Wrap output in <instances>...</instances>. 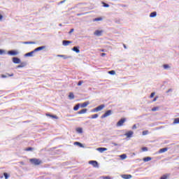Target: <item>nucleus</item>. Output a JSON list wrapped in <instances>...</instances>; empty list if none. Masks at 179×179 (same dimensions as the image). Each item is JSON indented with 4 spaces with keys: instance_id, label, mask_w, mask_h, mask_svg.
I'll return each mask as SVG.
<instances>
[{
    "instance_id": "obj_39",
    "label": "nucleus",
    "mask_w": 179,
    "mask_h": 179,
    "mask_svg": "<svg viewBox=\"0 0 179 179\" xmlns=\"http://www.w3.org/2000/svg\"><path fill=\"white\" fill-rule=\"evenodd\" d=\"M103 5L104 8H108L110 6V5H108V3H103Z\"/></svg>"
},
{
    "instance_id": "obj_19",
    "label": "nucleus",
    "mask_w": 179,
    "mask_h": 179,
    "mask_svg": "<svg viewBox=\"0 0 179 179\" xmlns=\"http://www.w3.org/2000/svg\"><path fill=\"white\" fill-rule=\"evenodd\" d=\"M69 98L71 99V100H73V99H75V95L73 94V92H70L69 94Z\"/></svg>"
},
{
    "instance_id": "obj_14",
    "label": "nucleus",
    "mask_w": 179,
    "mask_h": 179,
    "mask_svg": "<svg viewBox=\"0 0 179 179\" xmlns=\"http://www.w3.org/2000/svg\"><path fill=\"white\" fill-rule=\"evenodd\" d=\"M45 48V46H41L36 49H34L35 52H37V51H41V50H44Z\"/></svg>"
},
{
    "instance_id": "obj_9",
    "label": "nucleus",
    "mask_w": 179,
    "mask_h": 179,
    "mask_svg": "<svg viewBox=\"0 0 179 179\" xmlns=\"http://www.w3.org/2000/svg\"><path fill=\"white\" fill-rule=\"evenodd\" d=\"M9 55H17L18 52L16 50H10L8 51Z\"/></svg>"
},
{
    "instance_id": "obj_56",
    "label": "nucleus",
    "mask_w": 179,
    "mask_h": 179,
    "mask_svg": "<svg viewBox=\"0 0 179 179\" xmlns=\"http://www.w3.org/2000/svg\"><path fill=\"white\" fill-rule=\"evenodd\" d=\"M106 113H111V110H108L106 111Z\"/></svg>"
},
{
    "instance_id": "obj_34",
    "label": "nucleus",
    "mask_w": 179,
    "mask_h": 179,
    "mask_svg": "<svg viewBox=\"0 0 179 179\" xmlns=\"http://www.w3.org/2000/svg\"><path fill=\"white\" fill-rule=\"evenodd\" d=\"M155 94H156L155 92L151 93V94H150V99H153V97H155Z\"/></svg>"
},
{
    "instance_id": "obj_10",
    "label": "nucleus",
    "mask_w": 179,
    "mask_h": 179,
    "mask_svg": "<svg viewBox=\"0 0 179 179\" xmlns=\"http://www.w3.org/2000/svg\"><path fill=\"white\" fill-rule=\"evenodd\" d=\"M101 34H103V31H101H101L100 30H96L94 32L95 36H101Z\"/></svg>"
},
{
    "instance_id": "obj_13",
    "label": "nucleus",
    "mask_w": 179,
    "mask_h": 179,
    "mask_svg": "<svg viewBox=\"0 0 179 179\" xmlns=\"http://www.w3.org/2000/svg\"><path fill=\"white\" fill-rule=\"evenodd\" d=\"M122 178L124 179H130L132 178V175H122Z\"/></svg>"
},
{
    "instance_id": "obj_11",
    "label": "nucleus",
    "mask_w": 179,
    "mask_h": 179,
    "mask_svg": "<svg viewBox=\"0 0 179 179\" xmlns=\"http://www.w3.org/2000/svg\"><path fill=\"white\" fill-rule=\"evenodd\" d=\"M96 150H98V152H100V153H103V152H106V150H107L106 148H98L96 149Z\"/></svg>"
},
{
    "instance_id": "obj_27",
    "label": "nucleus",
    "mask_w": 179,
    "mask_h": 179,
    "mask_svg": "<svg viewBox=\"0 0 179 179\" xmlns=\"http://www.w3.org/2000/svg\"><path fill=\"white\" fill-rule=\"evenodd\" d=\"M173 124H179V117L175 118L173 122Z\"/></svg>"
},
{
    "instance_id": "obj_28",
    "label": "nucleus",
    "mask_w": 179,
    "mask_h": 179,
    "mask_svg": "<svg viewBox=\"0 0 179 179\" xmlns=\"http://www.w3.org/2000/svg\"><path fill=\"white\" fill-rule=\"evenodd\" d=\"M57 57H59L60 58H64V59H68V57L64 55H58Z\"/></svg>"
},
{
    "instance_id": "obj_43",
    "label": "nucleus",
    "mask_w": 179,
    "mask_h": 179,
    "mask_svg": "<svg viewBox=\"0 0 179 179\" xmlns=\"http://www.w3.org/2000/svg\"><path fill=\"white\" fill-rule=\"evenodd\" d=\"M109 73L110 75H115V71H109Z\"/></svg>"
},
{
    "instance_id": "obj_29",
    "label": "nucleus",
    "mask_w": 179,
    "mask_h": 179,
    "mask_svg": "<svg viewBox=\"0 0 179 179\" xmlns=\"http://www.w3.org/2000/svg\"><path fill=\"white\" fill-rule=\"evenodd\" d=\"M120 157L122 160H124V159H127V155L122 154V155H121L120 156Z\"/></svg>"
},
{
    "instance_id": "obj_36",
    "label": "nucleus",
    "mask_w": 179,
    "mask_h": 179,
    "mask_svg": "<svg viewBox=\"0 0 179 179\" xmlns=\"http://www.w3.org/2000/svg\"><path fill=\"white\" fill-rule=\"evenodd\" d=\"M143 152H148V148L147 147H143L142 148Z\"/></svg>"
},
{
    "instance_id": "obj_41",
    "label": "nucleus",
    "mask_w": 179,
    "mask_h": 179,
    "mask_svg": "<svg viewBox=\"0 0 179 179\" xmlns=\"http://www.w3.org/2000/svg\"><path fill=\"white\" fill-rule=\"evenodd\" d=\"M87 111V109L85 108L79 111V113H86Z\"/></svg>"
},
{
    "instance_id": "obj_57",
    "label": "nucleus",
    "mask_w": 179,
    "mask_h": 179,
    "mask_svg": "<svg viewBox=\"0 0 179 179\" xmlns=\"http://www.w3.org/2000/svg\"><path fill=\"white\" fill-rule=\"evenodd\" d=\"M101 51L103 52H104V50H101Z\"/></svg>"
},
{
    "instance_id": "obj_1",
    "label": "nucleus",
    "mask_w": 179,
    "mask_h": 179,
    "mask_svg": "<svg viewBox=\"0 0 179 179\" xmlns=\"http://www.w3.org/2000/svg\"><path fill=\"white\" fill-rule=\"evenodd\" d=\"M29 162L31 163V164H34V166H40V164L42 163L41 160L36 158L30 159Z\"/></svg>"
},
{
    "instance_id": "obj_52",
    "label": "nucleus",
    "mask_w": 179,
    "mask_h": 179,
    "mask_svg": "<svg viewBox=\"0 0 179 179\" xmlns=\"http://www.w3.org/2000/svg\"><path fill=\"white\" fill-rule=\"evenodd\" d=\"M20 163L22 166H24V162H20Z\"/></svg>"
},
{
    "instance_id": "obj_59",
    "label": "nucleus",
    "mask_w": 179,
    "mask_h": 179,
    "mask_svg": "<svg viewBox=\"0 0 179 179\" xmlns=\"http://www.w3.org/2000/svg\"><path fill=\"white\" fill-rule=\"evenodd\" d=\"M78 16H80V14H78Z\"/></svg>"
},
{
    "instance_id": "obj_20",
    "label": "nucleus",
    "mask_w": 179,
    "mask_h": 179,
    "mask_svg": "<svg viewBox=\"0 0 179 179\" xmlns=\"http://www.w3.org/2000/svg\"><path fill=\"white\" fill-rule=\"evenodd\" d=\"M150 160H152V157H146L143 158V162H150Z\"/></svg>"
},
{
    "instance_id": "obj_37",
    "label": "nucleus",
    "mask_w": 179,
    "mask_h": 179,
    "mask_svg": "<svg viewBox=\"0 0 179 179\" xmlns=\"http://www.w3.org/2000/svg\"><path fill=\"white\" fill-rule=\"evenodd\" d=\"M159 110V107H155L152 108V111H157Z\"/></svg>"
},
{
    "instance_id": "obj_26",
    "label": "nucleus",
    "mask_w": 179,
    "mask_h": 179,
    "mask_svg": "<svg viewBox=\"0 0 179 179\" xmlns=\"http://www.w3.org/2000/svg\"><path fill=\"white\" fill-rule=\"evenodd\" d=\"M24 66H26V63H21L17 68H24Z\"/></svg>"
},
{
    "instance_id": "obj_42",
    "label": "nucleus",
    "mask_w": 179,
    "mask_h": 179,
    "mask_svg": "<svg viewBox=\"0 0 179 179\" xmlns=\"http://www.w3.org/2000/svg\"><path fill=\"white\" fill-rule=\"evenodd\" d=\"M160 179H167V175L162 176Z\"/></svg>"
},
{
    "instance_id": "obj_3",
    "label": "nucleus",
    "mask_w": 179,
    "mask_h": 179,
    "mask_svg": "<svg viewBox=\"0 0 179 179\" xmlns=\"http://www.w3.org/2000/svg\"><path fill=\"white\" fill-rule=\"evenodd\" d=\"M89 164H92L93 167H99V162L97 161L91 160L89 162Z\"/></svg>"
},
{
    "instance_id": "obj_55",
    "label": "nucleus",
    "mask_w": 179,
    "mask_h": 179,
    "mask_svg": "<svg viewBox=\"0 0 179 179\" xmlns=\"http://www.w3.org/2000/svg\"><path fill=\"white\" fill-rule=\"evenodd\" d=\"M124 48L127 49V45H125V44H123Z\"/></svg>"
},
{
    "instance_id": "obj_47",
    "label": "nucleus",
    "mask_w": 179,
    "mask_h": 179,
    "mask_svg": "<svg viewBox=\"0 0 179 179\" xmlns=\"http://www.w3.org/2000/svg\"><path fill=\"white\" fill-rule=\"evenodd\" d=\"M132 129H136V124H134V125H133Z\"/></svg>"
},
{
    "instance_id": "obj_31",
    "label": "nucleus",
    "mask_w": 179,
    "mask_h": 179,
    "mask_svg": "<svg viewBox=\"0 0 179 179\" xmlns=\"http://www.w3.org/2000/svg\"><path fill=\"white\" fill-rule=\"evenodd\" d=\"M7 76L5 75H2V78H8V76H13V73L9 74V73H6Z\"/></svg>"
},
{
    "instance_id": "obj_46",
    "label": "nucleus",
    "mask_w": 179,
    "mask_h": 179,
    "mask_svg": "<svg viewBox=\"0 0 179 179\" xmlns=\"http://www.w3.org/2000/svg\"><path fill=\"white\" fill-rule=\"evenodd\" d=\"M73 31H74V29H71L69 33V34H71V33H73Z\"/></svg>"
},
{
    "instance_id": "obj_53",
    "label": "nucleus",
    "mask_w": 179,
    "mask_h": 179,
    "mask_svg": "<svg viewBox=\"0 0 179 179\" xmlns=\"http://www.w3.org/2000/svg\"><path fill=\"white\" fill-rule=\"evenodd\" d=\"M65 3V0L60 1V3Z\"/></svg>"
},
{
    "instance_id": "obj_7",
    "label": "nucleus",
    "mask_w": 179,
    "mask_h": 179,
    "mask_svg": "<svg viewBox=\"0 0 179 179\" xmlns=\"http://www.w3.org/2000/svg\"><path fill=\"white\" fill-rule=\"evenodd\" d=\"M87 106H89V101L80 103V107H81L82 108H85V107H87Z\"/></svg>"
},
{
    "instance_id": "obj_49",
    "label": "nucleus",
    "mask_w": 179,
    "mask_h": 179,
    "mask_svg": "<svg viewBox=\"0 0 179 179\" xmlns=\"http://www.w3.org/2000/svg\"><path fill=\"white\" fill-rule=\"evenodd\" d=\"M2 54H3V50H0V55H2Z\"/></svg>"
},
{
    "instance_id": "obj_21",
    "label": "nucleus",
    "mask_w": 179,
    "mask_h": 179,
    "mask_svg": "<svg viewBox=\"0 0 179 179\" xmlns=\"http://www.w3.org/2000/svg\"><path fill=\"white\" fill-rule=\"evenodd\" d=\"M79 107H80V103H78L77 105H76L73 108L74 111H78L79 110Z\"/></svg>"
},
{
    "instance_id": "obj_16",
    "label": "nucleus",
    "mask_w": 179,
    "mask_h": 179,
    "mask_svg": "<svg viewBox=\"0 0 179 179\" xmlns=\"http://www.w3.org/2000/svg\"><path fill=\"white\" fill-rule=\"evenodd\" d=\"M34 52H36V51H34V50L30 52H28L25 55V57H33V55L34 54Z\"/></svg>"
},
{
    "instance_id": "obj_2",
    "label": "nucleus",
    "mask_w": 179,
    "mask_h": 179,
    "mask_svg": "<svg viewBox=\"0 0 179 179\" xmlns=\"http://www.w3.org/2000/svg\"><path fill=\"white\" fill-rule=\"evenodd\" d=\"M127 121V118L125 117H122L121 118L117 123L116 124L117 127H122V125H124V122H125Z\"/></svg>"
},
{
    "instance_id": "obj_32",
    "label": "nucleus",
    "mask_w": 179,
    "mask_h": 179,
    "mask_svg": "<svg viewBox=\"0 0 179 179\" xmlns=\"http://www.w3.org/2000/svg\"><path fill=\"white\" fill-rule=\"evenodd\" d=\"M25 150H26L27 152H30V151H31V150H34V148H31V147H29V148H26Z\"/></svg>"
},
{
    "instance_id": "obj_40",
    "label": "nucleus",
    "mask_w": 179,
    "mask_h": 179,
    "mask_svg": "<svg viewBox=\"0 0 179 179\" xmlns=\"http://www.w3.org/2000/svg\"><path fill=\"white\" fill-rule=\"evenodd\" d=\"M83 83V80H80L78 83V86H82V84Z\"/></svg>"
},
{
    "instance_id": "obj_30",
    "label": "nucleus",
    "mask_w": 179,
    "mask_h": 179,
    "mask_svg": "<svg viewBox=\"0 0 179 179\" xmlns=\"http://www.w3.org/2000/svg\"><path fill=\"white\" fill-rule=\"evenodd\" d=\"M23 44H36V42L27 41V42H23Z\"/></svg>"
},
{
    "instance_id": "obj_25",
    "label": "nucleus",
    "mask_w": 179,
    "mask_h": 179,
    "mask_svg": "<svg viewBox=\"0 0 179 179\" xmlns=\"http://www.w3.org/2000/svg\"><path fill=\"white\" fill-rule=\"evenodd\" d=\"M73 51H75V52H77V53L80 52V50H79V48H78V47H73Z\"/></svg>"
},
{
    "instance_id": "obj_33",
    "label": "nucleus",
    "mask_w": 179,
    "mask_h": 179,
    "mask_svg": "<svg viewBox=\"0 0 179 179\" xmlns=\"http://www.w3.org/2000/svg\"><path fill=\"white\" fill-rule=\"evenodd\" d=\"M3 176H4V178H5L6 179L9 178V175L8 174V173H3Z\"/></svg>"
},
{
    "instance_id": "obj_8",
    "label": "nucleus",
    "mask_w": 179,
    "mask_h": 179,
    "mask_svg": "<svg viewBox=\"0 0 179 179\" xmlns=\"http://www.w3.org/2000/svg\"><path fill=\"white\" fill-rule=\"evenodd\" d=\"M62 44H63V45H65V46L69 45V44H72V41H63Z\"/></svg>"
},
{
    "instance_id": "obj_5",
    "label": "nucleus",
    "mask_w": 179,
    "mask_h": 179,
    "mask_svg": "<svg viewBox=\"0 0 179 179\" xmlns=\"http://www.w3.org/2000/svg\"><path fill=\"white\" fill-rule=\"evenodd\" d=\"M134 135V131H127L125 134H124V136H127V138H132Z\"/></svg>"
},
{
    "instance_id": "obj_48",
    "label": "nucleus",
    "mask_w": 179,
    "mask_h": 179,
    "mask_svg": "<svg viewBox=\"0 0 179 179\" xmlns=\"http://www.w3.org/2000/svg\"><path fill=\"white\" fill-rule=\"evenodd\" d=\"M112 145H114V146H118V144L116 143H112Z\"/></svg>"
},
{
    "instance_id": "obj_54",
    "label": "nucleus",
    "mask_w": 179,
    "mask_h": 179,
    "mask_svg": "<svg viewBox=\"0 0 179 179\" xmlns=\"http://www.w3.org/2000/svg\"><path fill=\"white\" fill-rule=\"evenodd\" d=\"M104 179H110V177L106 176V177L104 178Z\"/></svg>"
},
{
    "instance_id": "obj_18",
    "label": "nucleus",
    "mask_w": 179,
    "mask_h": 179,
    "mask_svg": "<svg viewBox=\"0 0 179 179\" xmlns=\"http://www.w3.org/2000/svg\"><path fill=\"white\" fill-rule=\"evenodd\" d=\"M101 20H103V17H97V18H94L93 20V22H101Z\"/></svg>"
},
{
    "instance_id": "obj_4",
    "label": "nucleus",
    "mask_w": 179,
    "mask_h": 179,
    "mask_svg": "<svg viewBox=\"0 0 179 179\" xmlns=\"http://www.w3.org/2000/svg\"><path fill=\"white\" fill-rule=\"evenodd\" d=\"M105 106L104 105H101L99 106L98 107L95 108L93 111L94 112H97V111H101L103 110V108H104Z\"/></svg>"
},
{
    "instance_id": "obj_23",
    "label": "nucleus",
    "mask_w": 179,
    "mask_h": 179,
    "mask_svg": "<svg viewBox=\"0 0 179 179\" xmlns=\"http://www.w3.org/2000/svg\"><path fill=\"white\" fill-rule=\"evenodd\" d=\"M76 131L78 133V134H83V129L80 127H78L76 129Z\"/></svg>"
},
{
    "instance_id": "obj_35",
    "label": "nucleus",
    "mask_w": 179,
    "mask_h": 179,
    "mask_svg": "<svg viewBox=\"0 0 179 179\" xmlns=\"http://www.w3.org/2000/svg\"><path fill=\"white\" fill-rule=\"evenodd\" d=\"M148 134H149V131L148 130H145L143 131V135H148Z\"/></svg>"
},
{
    "instance_id": "obj_51",
    "label": "nucleus",
    "mask_w": 179,
    "mask_h": 179,
    "mask_svg": "<svg viewBox=\"0 0 179 179\" xmlns=\"http://www.w3.org/2000/svg\"><path fill=\"white\" fill-rule=\"evenodd\" d=\"M101 56H102V57H106V53H101Z\"/></svg>"
},
{
    "instance_id": "obj_50",
    "label": "nucleus",
    "mask_w": 179,
    "mask_h": 179,
    "mask_svg": "<svg viewBox=\"0 0 179 179\" xmlns=\"http://www.w3.org/2000/svg\"><path fill=\"white\" fill-rule=\"evenodd\" d=\"M3 17V16L0 14V20H2Z\"/></svg>"
},
{
    "instance_id": "obj_58",
    "label": "nucleus",
    "mask_w": 179,
    "mask_h": 179,
    "mask_svg": "<svg viewBox=\"0 0 179 179\" xmlns=\"http://www.w3.org/2000/svg\"><path fill=\"white\" fill-rule=\"evenodd\" d=\"M168 92H171V90H168Z\"/></svg>"
},
{
    "instance_id": "obj_12",
    "label": "nucleus",
    "mask_w": 179,
    "mask_h": 179,
    "mask_svg": "<svg viewBox=\"0 0 179 179\" xmlns=\"http://www.w3.org/2000/svg\"><path fill=\"white\" fill-rule=\"evenodd\" d=\"M47 117H50L51 118H55V120H58V116L55 115H51L50 113H46Z\"/></svg>"
},
{
    "instance_id": "obj_38",
    "label": "nucleus",
    "mask_w": 179,
    "mask_h": 179,
    "mask_svg": "<svg viewBox=\"0 0 179 179\" xmlns=\"http://www.w3.org/2000/svg\"><path fill=\"white\" fill-rule=\"evenodd\" d=\"M97 117H99L98 114H94V115H92V118H93V119L97 118Z\"/></svg>"
},
{
    "instance_id": "obj_6",
    "label": "nucleus",
    "mask_w": 179,
    "mask_h": 179,
    "mask_svg": "<svg viewBox=\"0 0 179 179\" xmlns=\"http://www.w3.org/2000/svg\"><path fill=\"white\" fill-rule=\"evenodd\" d=\"M13 62L14 64H20V59H19L17 57H13Z\"/></svg>"
},
{
    "instance_id": "obj_15",
    "label": "nucleus",
    "mask_w": 179,
    "mask_h": 179,
    "mask_svg": "<svg viewBox=\"0 0 179 179\" xmlns=\"http://www.w3.org/2000/svg\"><path fill=\"white\" fill-rule=\"evenodd\" d=\"M169 150L168 148H164L159 150V153H164L165 152H167Z\"/></svg>"
},
{
    "instance_id": "obj_44",
    "label": "nucleus",
    "mask_w": 179,
    "mask_h": 179,
    "mask_svg": "<svg viewBox=\"0 0 179 179\" xmlns=\"http://www.w3.org/2000/svg\"><path fill=\"white\" fill-rule=\"evenodd\" d=\"M164 69H167V68H170V66H169V64H164Z\"/></svg>"
},
{
    "instance_id": "obj_24",
    "label": "nucleus",
    "mask_w": 179,
    "mask_h": 179,
    "mask_svg": "<svg viewBox=\"0 0 179 179\" xmlns=\"http://www.w3.org/2000/svg\"><path fill=\"white\" fill-rule=\"evenodd\" d=\"M157 15V13L152 12V13H150V17H156Z\"/></svg>"
},
{
    "instance_id": "obj_45",
    "label": "nucleus",
    "mask_w": 179,
    "mask_h": 179,
    "mask_svg": "<svg viewBox=\"0 0 179 179\" xmlns=\"http://www.w3.org/2000/svg\"><path fill=\"white\" fill-rule=\"evenodd\" d=\"M157 99H159V96H155L154 98V99L152 100V101H156L157 100Z\"/></svg>"
},
{
    "instance_id": "obj_22",
    "label": "nucleus",
    "mask_w": 179,
    "mask_h": 179,
    "mask_svg": "<svg viewBox=\"0 0 179 179\" xmlns=\"http://www.w3.org/2000/svg\"><path fill=\"white\" fill-rule=\"evenodd\" d=\"M109 115H111V113H105L101 116V118H106V117H108Z\"/></svg>"
},
{
    "instance_id": "obj_17",
    "label": "nucleus",
    "mask_w": 179,
    "mask_h": 179,
    "mask_svg": "<svg viewBox=\"0 0 179 179\" xmlns=\"http://www.w3.org/2000/svg\"><path fill=\"white\" fill-rule=\"evenodd\" d=\"M74 145H76L77 146H79L80 148H85V146L83 145V144H82V143L76 141L74 142Z\"/></svg>"
}]
</instances>
